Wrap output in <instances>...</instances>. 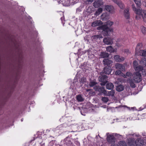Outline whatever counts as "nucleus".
<instances>
[{
	"label": "nucleus",
	"instance_id": "1",
	"mask_svg": "<svg viewBox=\"0 0 146 146\" xmlns=\"http://www.w3.org/2000/svg\"><path fill=\"white\" fill-rule=\"evenodd\" d=\"M113 24V22L109 21H108L106 25H102L98 27L97 29L99 30H102L104 35L107 36L109 35L110 33L113 31V30L110 27Z\"/></svg>",
	"mask_w": 146,
	"mask_h": 146
},
{
	"label": "nucleus",
	"instance_id": "2",
	"mask_svg": "<svg viewBox=\"0 0 146 146\" xmlns=\"http://www.w3.org/2000/svg\"><path fill=\"white\" fill-rule=\"evenodd\" d=\"M94 89L96 92H99L98 94L99 95H101L102 94L107 95L106 91L105 90L104 87L103 86H96L94 87Z\"/></svg>",
	"mask_w": 146,
	"mask_h": 146
},
{
	"label": "nucleus",
	"instance_id": "3",
	"mask_svg": "<svg viewBox=\"0 0 146 146\" xmlns=\"http://www.w3.org/2000/svg\"><path fill=\"white\" fill-rule=\"evenodd\" d=\"M133 80L135 83L140 82L142 80V77L141 73L139 72H135L133 74Z\"/></svg>",
	"mask_w": 146,
	"mask_h": 146
},
{
	"label": "nucleus",
	"instance_id": "4",
	"mask_svg": "<svg viewBox=\"0 0 146 146\" xmlns=\"http://www.w3.org/2000/svg\"><path fill=\"white\" fill-rule=\"evenodd\" d=\"M135 13L139 16V18L142 17L144 21L146 16V11L144 10L141 9H137Z\"/></svg>",
	"mask_w": 146,
	"mask_h": 146
},
{
	"label": "nucleus",
	"instance_id": "5",
	"mask_svg": "<svg viewBox=\"0 0 146 146\" xmlns=\"http://www.w3.org/2000/svg\"><path fill=\"white\" fill-rule=\"evenodd\" d=\"M101 76L99 77V81L101 82L100 84L101 86H105L107 83V78L108 77L106 75L104 74L100 75Z\"/></svg>",
	"mask_w": 146,
	"mask_h": 146
},
{
	"label": "nucleus",
	"instance_id": "6",
	"mask_svg": "<svg viewBox=\"0 0 146 146\" xmlns=\"http://www.w3.org/2000/svg\"><path fill=\"white\" fill-rule=\"evenodd\" d=\"M112 69L110 66H107L105 67L103 70L100 73V75L106 74L109 75L110 74Z\"/></svg>",
	"mask_w": 146,
	"mask_h": 146
},
{
	"label": "nucleus",
	"instance_id": "7",
	"mask_svg": "<svg viewBox=\"0 0 146 146\" xmlns=\"http://www.w3.org/2000/svg\"><path fill=\"white\" fill-rule=\"evenodd\" d=\"M133 64L134 68L136 71H138V72H139L140 71H141L143 70V67L139 65L136 60L133 61Z\"/></svg>",
	"mask_w": 146,
	"mask_h": 146
},
{
	"label": "nucleus",
	"instance_id": "8",
	"mask_svg": "<svg viewBox=\"0 0 146 146\" xmlns=\"http://www.w3.org/2000/svg\"><path fill=\"white\" fill-rule=\"evenodd\" d=\"M105 9L110 13L113 14L115 12V8L112 5H106L105 6Z\"/></svg>",
	"mask_w": 146,
	"mask_h": 146
},
{
	"label": "nucleus",
	"instance_id": "9",
	"mask_svg": "<svg viewBox=\"0 0 146 146\" xmlns=\"http://www.w3.org/2000/svg\"><path fill=\"white\" fill-rule=\"evenodd\" d=\"M136 144L137 146H146V143H144L143 140L140 138H138L137 139L135 140Z\"/></svg>",
	"mask_w": 146,
	"mask_h": 146
},
{
	"label": "nucleus",
	"instance_id": "10",
	"mask_svg": "<svg viewBox=\"0 0 146 146\" xmlns=\"http://www.w3.org/2000/svg\"><path fill=\"white\" fill-rule=\"evenodd\" d=\"M139 55L144 57L140 61L139 64L143 66H146V54H145V56H142V53H141L140 50H139Z\"/></svg>",
	"mask_w": 146,
	"mask_h": 146
},
{
	"label": "nucleus",
	"instance_id": "11",
	"mask_svg": "<svg viewBox=\"0 0 146 146\" xmlns=\"http://www.w3.org/2000/svg\"><path fill=\"white\" fill-rule=\"evenodd\" d=\"M107 141L110 143H114L115 142V138L113 135H110L107 137Z\"/></svg>",
	"mask_w": 146,
	"mask_h": 146
},
{
	"label": "nucleus",
	"instance_id": "12",
	"mask_svg": "<svg viewBox=\"0 0 146 146\" xmlns=\"http://www.w3.org/2000/svg\"><path fill=\"white\" fill-rule=\"evenodd\" d=\"M102 62L104 65L111 66L113 62L111 60H110L108 58H104Z\"/></svg>",
	"mask_w": 146,
	"mask_h": 146
},
{
	"label": "nucleus",
	"instance_id": "13",
	"mask_svg": "<svg viewBox=\"0 0 146 146\" xmlns=\"http://www.w3.org/2000/svg\"><path fill=\"white\" fill-rule=\"evenodd\" d=\"M128 140L129 146H137L135 141L134 138H130Z\"/></svg>",
	"mask_w": 146,
	"mask_h": 146
},
{
	"label": "nucleus",
	"instance_id": "14",
	"mask_svg": "<svg viewBox=\"0 0 146 146\" xmlns=\"http://www.w3.org/2000/svg\"><path fill=\"white\" fill-rule=\"evenodd\" d=\"M103 42L105 44H111L113 43L112 39L110 37L104 38Z\"/></svg>",
	"mask_w": 146,
	"mask_h": 146
},
{
	"label": "nucleus",
	"instance_id": "15",
	"mask_svg": "<svg viewBox=\"0 0 146 146\" xmlns=\"http://www.w3.org/2000/svg\"><path fill=\"white\" fill-rule=\"evenodd\" d=\"M102 24V22L100 20H97L92 23L91 26L93 27L99 26Z\"/></svg>",
	"mask_w": 146,
	"mask_h": 146
},
{
	"label": "nucleus",
	"instance_id": "16",
	"mask_svg": "<svg viewBox=\"0 0 146 146\" xmlns=\"http://www.w3.org/2000/svg\"><path fill=\"white\" fill-rule=\"evenodd\" d=\"M115 3L117 4L121 9H124L125 6L121 1L117 0L115 1Z\"/></svg>",
	"mask_w": 146,
	"mask_h": 146
},
{
	"label": "nucleus",
	"instance_id": "17",
	"mask_svg": "<svg viewBox=\"0 0 146 146\" xmlns=\"http://www.w3.org/2000/svg\"><path fill=\"white\" fill-rule=\"evenodd\" d=\"M129 9L128 8L125 9L123 13L126 19H129L130 18V14L129 13Z\"/></svg>",
	"mask_w": 146,
	"mask_h": 146
},
{
	"label": "nucleus",
	"instance_id": "18",
	"mask_svg": "<svg viewBox=\"0 0 146 146\" xmlns=\"http://www.w3.org/2000/svg\"><path fill=\"white\" fill-rule=\"evenodd\" d=\"M114 60L117 62H120L123 61L125 58L122 57H120L119 55H116L114 57Z\"/></svg>",
	"mask_w": 146,
	"mask_h": 146
},
{
	"label": "nucleus",
	"instance_id": "19",
	"mask_svg": "<svg viewBox=\"0 0 146 146\" xmlns=\"http://www.w3.org/2000/svg\"><path fill=\"white\" fill-rule=\"evenodd\" d=\"M64 141V144H66L68 146H70L72 144V142L69 137H68L65 138Z\"/></svg>",
	"mask_w": 146,
	"mask_h": 146
},
{
	"label": "nucleus",
	"instance_id": "20",
	"mask_svg": "<svg viewBox=\"0 0 146 146\" xmlns=\"http://www.w3.org/2000/svg\"><path fill=\"white\" fill-rule=\"evenodd\" d=\"M115 66L116 69L123 71L125 69V67L123 65L119 63H117L115 65Z\"/></svg>",
	"mask_w": 146,
	"mask_h": 146
},
{
	"label": "nucleus",
	"instance_id": "21",
	"mask_svg": "<svg viewBox=\"0 0 146 146\" xmlns=\"http://www.w3.org/2000/svg\"><path fill=\"white\" fill-rule=\"evenodd\" d=\"M98 84L97 82H96V80L94 79L92 80L91 79H90V82L89 84V86L90 87H94L96 86Z\"/></svg>",
	"mask_w": 146,
	"mask_h": 146
},
{
	"label": "nucleus",
	"instance_id": "22",
	"mask_svg": "<svg viewBox=\"0 0 146 146\" xmlns=\"http://www.w3.org/2000/svg\"><path fill=\"white\" fill-rule=\"evenodd\" d=\"M101 19L103 20H106L108 19L109 18L108 14L106 13H103L101 15Z\"/></svg>",
	"mask_w": 146,
	"mask_h": 146
},
{
	"label": "nucleus",
	"instance_id": "23",
	"mask_svg": "<svg viewBox=\"0 0 146 146\" xmlns=\"http://www.w3.org/2000/svg\"><path fill=\"white\" fill-rule=\"evenodd\" d=\"M106 87L107 89L110 90L113 89L114 87L113 84L111 83H108L106 85Z\"/></svg>",
	"mask_w": 146,
	"mask_h": 146
},
{
	"label": "nucleus",
	"instance_id": "24",
	"mask_svg": "<svg viewBox=\"0 0 146 146\" xmlns=\"http://www.w3.org/2000/svg\"><path fill=\"white\" fill-rule=\"evenodd\" d=\"M124 89V87L121 85L117 86L116 88V90L117 91L120 92L123 90Z\"/></svg>",
	"mask_w": 146,
	"mask_h": 146
},
{
	"label": "nucleus",
	"instance_id": "25",
	"mask_svg": "<svg viewBox=\"0 0 146 146\" xmlns=\"http://www.w3.org/2000/svg\"><path fill=\"white\" fill-rule=\"evenodd\" d=\"M100 56L101 58H105L108 57L109 55L108 53L105 52H102L100 53Z\"/></svg>",
	"mask_w": 146,
	"mask_h": 146
},
{
	"label": "nucleus",
	"instance_id": "26",
	"mask_svg": "<svg viewBox=\"0 0 146 146\" xmlns=\"http://www.w3.org/2000/svg\"><path fill=\"white\" fill-rule=\"evenodd\" d=\"M111 90L110 91H109L107 93L106 92V94L107 95H105V96H114V94H115V91L113 90Z\"/></svg>",
	"mask_w": 146,
	"mask_h": 146
},
{
	"label": "nucleus",
	"instance_id": "27",
	"mask_svg": "<svg viewBox=\"0 0 146 146\" xmlns=\"http://www.w3.org/2000/svg\"><path fill=\"white\" fill-rule=\"evenodd\" d=\"M87 63L86 62H84L83 64H81L80 66V68H81L83 71H85L86 70Z\"/></svg>",
	"mask_w": 146,
	"mask_h": 146
},
{
	"label": "nucleus",
	"instance_id": "28",
	"mask_svg": "<svg viewBox=\"0 0 146 146\" xmlns=\"http://www.w3.org/2000/svg\"><path fill=\"white\" fill-rule=\"evenodd\" d=\"M102 9L101 8H99L94 13L95 16H97L100 15L102 13Z\"/></svg>",
	"mask_w": 146,
	"mask_h": 146
},
{
	"label": "nucleus",
	"instance_id": "29",
	"mask_svg": "<svg viewBox=\"0 0 146 146\" xmlns=\"http://www.w3.org/2000/svg\"><path fill=\"white\" fill-rule=\"evenodd\" d=\"M129 83L130 86L132 88H135L136 87L135 84L133 80L130 79L129 80Z\"/></svg>",
	"mask_w": 146,
	"mask_h": 146
},
{
	"label": "nucleus",
	"instance_id": "30",
	"mask_svg": "<svg viewBox=\"0 0 146 146\" xmlns=\"http://www.w3.org/2000/svg\"><path fill=\"white\" fill-rule=\"evenodd\" d=\"M106 50L107 51L111 53L113 52L114 51V48L111 46H110L106 47Z\"/></svg>",
	"mask_w": 146,
	"mask_h": 146
},
{
	"label": "nucleus",
	"instance_id": "31",
	"mask_svg": "<svg viewBox=\"0 0 146 146\" xmlns=\"http://www.w3.org/2000/svg\"><path fill=\"white\" fill-rule=\"evenodd\" d=\"M142 46V44L141 43H138L136 46L135 48L136 52H137L139 51V50L140 49L141 47Z\"/></svg>",
	"mask_w": 146,
	"mask_h": 146
},
{
	"label": "nucleus",
	"instance_id": "32",
	"mask_svg": "<svg viewBox=\"0 0 146 146\" xmlns=\"http://www.w3.org/2000/svg\"><path fill=\"white\" fill-rule=\"evenodd\" d=\"M25 8L23 7H19V13H20L21 15H22L24 13V12L25 11Z\"/></svg>",
	"mask_w": 146,
	"mask_h": 146
},
{
	"label": "nucleus",
	"instance_id": "33",
	"mask_svg": "<svg viewBox=\"0 0 146 146\" xmlns=\"http://www.w3.org/2000/svg\"><path fill=\"white\" fill-rule=\"evenodd\" d=\"M141 29L142 33L143 34L146 35V27L143 26H141Z\"/></svg>",
	"mask_w": 146,
	"mask_h": 146
},
{
	"label": "nucleus",
	"instance_id": "34",
	"mask_svg": "<svg viewBox=\"0 0 146 146\" xmlns=\"http://www.w3.org/2000/svg\"><path fill=\"white\" fill-rule=\"evenodd\" d=\"M77 100L78 102H81L83 101V99L80 95H78L76 97Z\"/></svg>",
	"mask_w": 146,
	"mask_h": 146
},
{
	"label": "nucleus",
	"instance_id": "35",
	"mask_svg": "<svg viewBox=\"0 0 146 146\" xmlns=\"http://www.w3.org/2000/svg\"><path fill=\"white\" fill-rule=\"evenodd\" d=\"M134 1L137 7L138 8L140 7L141 5L140 0H134Z\"/></svg>",
	"mask_w": 146,
	"mask_h": 146
},
{
	"label": "nucleus",
	"instance_id": "36",
	"mask_svg": "<svg viewBox=\"0 0 146 146\" xmlns=\"http://www.w3.org/2000/svg\"><path fill=\"white\" fill-rule=\"evenodd\" d=\"M86 51H82L81 49H79L78 50V55L81 56L83 54L86 53Z\"/></svg>",
	"mask_w": 146,
	"mask_h": 146
},
{
	"label": "nucleus",
	"instance_id": "37",
	"mask_svg": "<svg viewBox=\"0 0 146 146\" xmlns=\"http://www.w3.org/2000/svg\"><path fill=\"white\" fill-rule=\"evenodd\" d=\"M109 99L107 97H102V100L104 103H106L108 101Z\"/></svg>",
	"mask_w": 146,
	"mask_h": 146
},
{
	"label": "nucleus",
	"instance_id": "38",
	"mask_svg": "<svg viewBox=\"0 0 146 146\" xmlns=\"http://www.w3.org/2000/svg\"><path fill=\"white\" fill-rule=\"evenodd\" d=\"M101 3L99 1H97L94 3V6L95 7H98L101 6Z\"/></svg>",
	"mask_w": 146,
	"mask_h": 146
},
{
	"label": "nucleus",
	"instance_id": "39",
	"mask_svg": "<svg viewBox=\"0 0 146 146\" xmlns=\"http://www.w3.org/2000/svg\"><path fill=\"white\" fill-rule=\"evenodd\" d=\"M119 146H127V145L125 141H120L119 143Z\"/></svg>",
	"mask_w": 146,
	"mask_h": 146
},
{
	"label": "nucleus",
	"instance_id": "40",
	"mask_svg": "<svg viewBox=\"0 0 146 146\" xmlns=\"http://www.w3.org/2000/svg\"><path fill=\"white\" fill-rule=\"evenodd\" d=\"M86 78L85 77L82 78L81 79L80 82L82 84H84L86 82Z\"/></svg>",
	"mask_w": 146,
	"mask_h": 146
},
{
	"label": "nucleus",
	"instance_id": "41",
	"mask_svg": "<svg viewBox=\"0 0 146 146\" xmlns=\"http://www.w3.org/2000/svg\"><path fill=\"white\" fill-rule=\"evenodd\" d=\"M20 48H19V69L20 68Z\"/></svg>",
	"mask_w": 146,
	"mask_h": 146
},
{
	"label": "nucleus",
	"instance_id": "42",
	"mask_svg": "<svg viewBox=\"0 0 146 146\" xmlns=\"http://www.w3.org/2000/svg\"><path fill=\"white\" fill-rule=\"evenodd\" d=\"M131 6L133 11H134L135 12V11H136L137 9H136V8L135 7L134 4H132Z\"/></svg>",
	"mask_w": 146,
	"mask_h": 146
},
{
	"label": "nucleus",
	"instance_id": "43",
	"mask_svg": "<svg viewBox=\"0 0 146 146\" xmlns=\"http://www.w3.org/2000/svg\"><path fill=\"white\" fill-rule=\"evenodd\" d=\"M121 70H117L115 72V74L117 75H119L121 73Z\"/></svg>",
	"mask_w": 146,
	"mask_h": 146
},
{
	"label": "nucleus",
	"instance_id": "44",
	"mask_svg": "<svg viewBox=\"0 0 146 146\" xmlns=\"http://www.w3.org/2000/svg\"><path fill=\"white\" fill-rule=\"evenodd\" d=\"M126 76L128 77H130L131 76L132 74L130 72H127L126 73Z\"/></svg>",
	"mask_w": 146,
	"mask_h": 146
},
{
	"label": "nucleus",
	"instance_id": "45",
	"mask_svg": "<svg viewBox=\"0 0 146 146\" xmlns=\"http://www.w3.org/2000/svg\"><path fill=\"white\" fill-rule=\"evenodd\" d=\"M74 143L77 145L79 146L80 145V143L78 141H75Z\"/></svg>",
	"mask_w": 146,
	"mask_h": 146
},
{
	"label": "nucleus",
	"instance_id": "46",
	"mask_svg": "<svg viewBox=\"0 0 146 146\" xmlns=\"http://www.w3.org/2000/svg\"><path fill=\"white\" fill-rule=\"evenodd\" d=\"M124 51L127 54L130 53V52L129 51V50L128 49H125L124 50Z\"/></svg>",
	"mask_w": 146,
	"mask_h": 146
},
{
	"label": "nucleus",
	"instance_id": "47",
	"mask_svg": "<svg viewBox=\"0 0 146 146\" xmlns=\"http://www.w3.org/2000/svg\"><path fill=\"white\" fill-rule=\"evenodd\" d=\"M22 38H24V39L26 38V36L25 33L23 34L22 35Z\"/></svg>",
	"mask_w": 146,
	"mask_h": 146
},
{
	"label": "nucleus",
	"instance_id": "48",
	"mask_svg": "<svg viewBox=\"0 0 146 146\" xmlns=\"http://www.w3.org/2000/svg\"><path fill=\"white\" fill-rule=\"evenodd\" d=\"M40 146H45V143H42V142L41 143H40Z\"/></svg>",
	"mask_w": 146,
	"mask_h": 146
},
{
	"label": "nucleus",
	"instance_id": "49",
	"mask_svg": "<svg viewBox=\"0 0 146 146\" xmlns=\"http://www.w3.org/2000/svg\"><path fill=\"white\" fill-rule=\"evenodd\" d=\"M35 140V137H33V139L31 140L29 142V143H31L33 141H34Z\"/></svg>",
	"mask_w": 146,
	"mask_h": 146
},
{
	"label": "nucleus",
	"instance_id": "50",
	"mask_svg": "<svg viewBox=\"0 0 146 146\" xmlns=\"http://www.w3.org/2000/svg\"><path fill=\"white\" fill-rule=\"evenodd\" d=\"M81 11V9L80 8H78L76 9V11L77 12H80Z\"/></svg>",
	"mask_w": 146,
	"mask_h": 146
},
{
	"label": "nucleus",
	"instance_id": "51",
	"mask_svg": "<svg viewBox=\"0 0 146 146\" xmlns=\"http://www.w3.org/2000/svg\"><path fill=\"white\" fill-rule=\"evenodd\" d=\"M143 4L146 7V0H145L143 2Z\"/></svg>",
	"mask_w": 146,
	"mask_h": 146
},
{
	"label": "nucleus",
	"instance_id": "52",
	"mask_svg": "<svg viewBox=\"0 0 146 146\" xmlns=\"http://www.w3.org/2000/svg\"><path fill=\"white\" fill-rule=\"evenodd\" d=\"M63 126L64 127H66L67 126H68V125H67V124H66V123H64L63 124Z\"/></svg>",
	"mask_w": 146,
	"mask_h": 146
},
{
	"label": "nucleus",
	"instance_id": "53",
	"mask_svg": "<svg viewBox=\"0 0 146 146\" xmlns=\"http://www.w3.org/2000/svg\"><path fill=\"white\" fill-rule=\"evenodd\" d=\"M27 18V19H29V20H30V19H32V18L31 16H29Z\"/></svg>",
	"mask_w": 146,
	"mask_h": 146
},
{
	"label": "nucleus",
	"instance_id": "54",
	"mask_svg": "<svg viewBox=\"0 0 146 146\" xmlns=\"http://www.w3.org/2000/svg\"><path fill=\"white\" fill-rule=\"evenodd\" d=\"M89 2L92 3L93 2V0H87Z\"/></svg>",
	"mask_w": 146,
	"mask_h": 146
},
{
	"label": "nucleus",
	"instance_id": "55",
	"mask_svg": "<svg viewBox=\"0 0 146 146\" xmlns=\"http://www.w3.org/2000/svg\"><path fill=\"white\" fill-rule=\"evenodd\" d=\"M60 19H61L62 22L63 20L64 19V17H62Z\"/></svg>",
	"mask_w": 146,
	"mask_h": 146
},
{
	"label": "nucleus",
	"instance_id": "56",
	"mask_svg": "<svg viewBox=\"0 0 146 146\" xmlns=\"http://www.w3.org/2000/svg\"><path fill=\"white\" fill-rule=\"evenodd\" d=\"M94 37H95V38H98V35H96L94 36Z\"/></svg>",
	"mask_w": 146,
	"mask_h": 146
},
{
	"label": "nucleus",
	"instance_id": "57",
	"mask_svg": "<svg viewBox=\"0 0 146 146\" xmlns=\"http://www.w3.org/2000/svg\"><path fill=\"white\" fill-rule=\"evenodd\" d=\"M90 90V89H88L86 90V91L87 92H88Z\"/></svg>",
	"mask_w": 146,
	"mask_h": 146
},
{
	"label": "nucleus",
	"instance_id": "58",
	"mask_svg": "<svg viewBox=\"0 0 146 146\" xmlns=\"http://www.w3.org/2000/svg\"><path fill=\"white\" fill-rule=\"evenodd\" d=\"M80 112H81V114H82V115H84V114H82V110H81V111H80Z\"/></svg>",
	"mask_w": 146,
	"mask_h": 146
},
{
	"label": "nucleus",
	"instance_id": "59",
	"mask_svg": "<svg viewBox=\"0 0 146 146\" xmlns=\"http://www.w3.org/2000/svg\"><path fill=\"white\" fill-rule=\"evenodd\" d=\"M119 146L118 145H115V144L114 145H113V146Z\"/></svg>",
	"mask_w": 146,
	"mask_h": 146
},
{
	"label": "nucleus",
	"instance_id": "60",
	"mask_svg": "<svg viewBox=\"0 0 146 146\" xmlns=\"http://www.w3.org/2000/svg\"><path fill=\"white\" fill-rule=\"evenodd\" d=\"M23 118H22L21 120V121H23Z\"/></svg>",
	"mask_w": 146,
	"mask_h": 146
},
{
	"label": "nucleus",
	"instance_id": "61",
	"mask_svg": "<svg viewBox=\"0 0 146 146\" xmlns=\"http://www.w3.org/2000/svg\"><path fill=\"white\" fill-rule=\"evenodd\" d=\"M134 108H131V109L132 110H133V109Z\"/></svg>",
	"mask_w": 146,
	"mask_h": 146
},
{
	"label": "nucleus",
	"instance_id": "62",
	"mask_svg": "<svg viewBox=\"0 0 146 146\" xmlns=\"http://www.w3.org/2000/svg\"><path fill=\"white\" fill-rule=\"evenodd\" d=\"M117 0H112V1L115 3V1H117Z\"/></svg>",
	"mask_w": 146,
	"mask_h": 146
},
{
	"label": "nucleus",
	"instance_id": "63",
	"mask_svg": "<svg viewBox=\"0 0 146 146\" xmlns=\"http://www.w3.org/2000/svg\"><path fill=\"white\" fill-rule=\"evenodd\" d=\"M24 110V108H23V109H22V111H23Z\"/></svg>",
	"mask_w": 146,
	"mask_h": 146
},
{
	"label": "nucleus",
	"instance_id": "64",
	"mask_svg": "<svg viewBox=\"0 0 146 146\" xmlns=\"http://www.w3.org/2000/svg\"><path fill=\"white\" fill-rule=\"evenodd\" d=\"M137 16H136V19H137Z\"/></svg>",
	"mask_w": 146,
	"mask_h": 146
}]
</instances>
